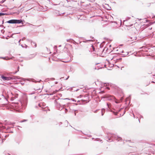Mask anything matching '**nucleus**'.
<instances>
[{
    "mask_svg": "<svg viewBox=\"0 0 155 155\" xmlns=\"http://www.w3.org/2000/svg\"><path fill=\"white\" fill-rule=\"evenodd\" d=\"M102 98H106L107 100L108 101L112 100L115 99V97L114 96L109 95L107 94L101 97Z\"/></svg>",
    "mask_w": 155,
    "mask_h": 155,
    "instance_id": "1",
    "label": "nucleus"
},
{
    "mask_svg": "<svg viewBox=\"0 0 155 155\" xmlns=\"http://www.w3.org/2000/svg\"><path fill=\"white\" fill-rule=\"evenodd\" d=\"M2 79L4 81H9L11 80L12 79V78L11 77H6L4 76H1Z\"/></svg>",
    "mask_w": 155,
    "mask_h": 155,
    "instance_id": "2",
    "label": "nucleus"
},
{
    "mask_svg": "<svg viewBox=\"0 0 155 155\" xmlns=\"http://www.w3.org/2000/svg\"><path fill=\"white\" fill-rule=\"evenodd\" d=\"M27 100L26 99L24 100H23L21 102V106H23L24 107V108H25L26 107V106L27 105Z\"/></svg>",
    "mask_w": 155,
    "mask_h": 155,
    "instance_id": "3",
    "label": "nucleus"
},
{
    "mask_svg": "<svg viewBox=\"0 0 155 155\" xmlns=\"http://www.w3.org/2000/svg\"><path fill=\"white\" fill-rule=\"evenodd\" d=\"M112 137L114 138V139L117 140L118 141H119L120 140H122V138L121 137H119L116 135L112 136Z\"/></svg>",
    "mask_w": 155,
    "mask_h": 155,
    "instance_id": "4",
    "label": "nucleus"
},
{
    "mask_svg": "<svg viewBox=\"0 0 155 155\" xmlns=\"http://www.w3.org/2000/svg\"><path fill=\"white\" fill-rule=\"evenodd\" d=\"M20 23H22V24H23V23L22 22V20L15 19V24Z\"/></svg>",
    "mask_w": 155,
    "mask_h": 155,
    "instance_id": "5",
    "label": "nucleus"
},
{
    "mask_svg": "<svg viewBox=\"0 0 155 155\" xmlns=\"http://www.w3.org/2000/svg\"><path fill=\"white\" fill-rule=\"evenodd\" d=\"M6 22L10 24H15V19L9 20L7 21Z\"/></svg>",
    "mask_w": 155,
    "mask_h": 155,
    "instance_id": "6",
    "label": "nucleus"
},
{
    "mask_svg": "<svg viewBox=\"0 0 155 155\" xmlns=\"http://www.w3.org/2000/svg\"><path fill=\"white\" fill-rule=\"evenodd\" d=\"M0 58L3 59L4 60H9L10 59H12V58H8V57H0Z\"/></svg>",
    "mask_w": 155,
    "mask_h": 155,
    "instance_id": "7",
    "label": "nucleus"
},
{
    "mask_svg": "<svg viewBox=\"0 0 155 155\" xmlns=\"http://www.w3.org/2000/svg\"><path fill=\"white\" fill-rule=\"evenodd\" d=\"M32 45L34 47H36L37 46V44L35 42L32 41L31 42Z\"/></svg>",
    "mask_w": 155,
    "mask_h": 155,
    "instance_id": "8",
    "label": "nucleus"
},
{
    "mask_svg": "<svg viewBox=\"0 0 155 155\" xmlns=\"http://www.w3.org/2000/svg\"><path fill=\"white\" fill-rule=\"evenodd\" d=\"M55 13L57 14L58 15H61V14H64V13H60L59 11H56L55 12Z\"/></svg>",
    "mask_w": 155,
    "mask_h": 155,
    "instance_id": "9",
    "label": "nucleus"
},
{
    "mask_svg": "<svg viewBox=\"0 0 155 155\" xmlns=\"http://www.w3.org/2000/svg\"><path fill=\"white\" fill-rule=\"evenodd\" d=\"M117 51H119V52L118 53V54H120V53H124L123 50L120 51V48H119V50H117Z\"/></svg>",
    "mask_w": 155,
    "mask_h": 155,
    "instance_id": "10",
    "label": "nucleus"
},
{
    "mask_svg": "<svg viewBox=\"0 0 155 155\" xmlns=\"http://www.w3.org/2000/svg\"><path fill=\"white\" fill-rule=\"evenodd\" d=\"M68 122L67 120H65L64 121V124L65 126L66 127H67L68 126Z\"/></svg>",
    "mask_w": 155,
    "mask_h": 155,
    "instance_id": "11",
    "label": "nucleus"
},
{
    "mask_svg": "<svg viewBox=\"0 0 155 155\" xmlns=\"http://www.w3.org/2000/svg\"><path fill=\"white\" fill-rule=\"evenodd\" d=\"M63 100H69V99L68 98H66L64 99H59V102H62L63 101Z\"/></svg>",
    "mask_w": 155,
    "mask_h": 155,
    "instance_id": "12",
    "label": "nucleus"
},
{
    "mask_svg": "<svg viewBox=\"0 0 155 155\" xmlns=\"http://www.w3.org/2000/svg\"><path fill=\"white\" fill-rule=\"evenodd\" d=\"M128 52H126L125 54H122V55L123 56H122L124 57L128 55Z\"/></svg>",
    "mask_w": 155,
    "mask_h": 155,
    "instance_id": "13",
    "label": "nucleus"
},
{
    "mask_svg": "<svg viewBox=\"0 0 155 155\" xmlns=\"http://www.w3.org/2000/svg\"><path fill=\"white\" fill-rule=\"evenodd\" d=\"M122 60L121 58H119V59H116L115 60L116 62H118L119 61H120ZM115 61V60H114Z\"/></svg>",
    "mask_w": 155,
    "mask_h": 155,
    "instance_id": "14",
    "label": "nucleus"
},
{
    "mask_svg": "<svg viewBox=\"0 0 155 155\" xmlns=\"http://www.w3.org/2000/svg\"><path fill=\"white\" fill-rule=\"evenodd\" d=\"M105 109H102L101 110V115L102 116H103L104 114V113H103V112L105 111Z\"/></svg>",
    "mask_w": 155,
    "mask_h": 155,
    "instance_id": "15",
    "label": "nucleus"
},
{
    "mask_svg": "<svg viewBox=\"0 0 155 155\" xmlns=\"http://www.w3.org/2000/svg\"><path fill=\"white\" fill-rule=\"evenodd\" d=\"M107 105L108 107L109 108H110L111 107V104L110 103H107Z\"/></svg>",
    "mask_w": 155,
    "mask_h": 155,
    "instance_id": "16",
    "label": "nucleus"
},
{
    "mask_svg": "<svg viewBox=\"0 0 155 155\" xmlns=\"http://www.w3.org/2000/svg\"><path fill=\"white\" fill-rule=\"evenodd\" d=\"M111 111L115 115H117L118 113V112H115L114 111Z\"/></svg>",
    "mask_w": 155,
    "mask_h": 155,
    "instance_id": "17",
    "label": "nucleus"
},
{
    "mask_svg": "<svg viewBox=\"0 0 155 155\" xmlns=\"http://www.w3.org/2000/svg\"><path fill=\"white\" fill-rule=\"evenodd\" d=\"M137 39V37H131V39H132V40H136Z\"/></svg>",
    "mask_w": 155,
    "mask_h": 155,
    "instance_id": "18",
    "label": "nucleus"
},
{
    "mask_svg": "<svg viewBox=\"0 0 155 155\" xmlns=\"http://www.w3.org/2000/svg\"><path fill=\"white\" fill-rule=\"evenodd\" d=\"M5 13L0 12V16H2L5 15Z\"/></svg>",
    "mask_w": 155,
    "mask_h": 155,
    "instance_id": "19",
    "label": "nucleus"
},
{
    "mask_svg": "<svg viewBox=\"0 0 155 155\" xmlns=\"http://www.w3.org/2000/svg\"><path fill=\"white\" fill-rule=\"evenodd\" d=\"M23 80L25 81V80H27L28 81H30V80H31V79H23Z\"/></svg>",
    "mask_w": 155,
    "mask_h": 155,
    "instance_id": "20",
    "label": "nucleus"
},
{
    "mask_svg": "<svg viewBox=\"0 0 155 155\" xmlns=\"http://www.w3.org/2000/svg\"><path fill=\"white\" fill-rule=\"evenodd\" d=\"M63 108H64V107H59V110H61L63 109Z\"/></svg>",
    "mask_w": 155,
    "mask_h": 155,
    "instance_id": "21",
    "label": "nucleus"
},
{
    "mask_svg": "<svg viewBox=\"0 0 155 155\" xmlns=\"http://www.w3.org/2000/svg\"><path fill=\"white\" fill-rule=\"evenodd\" d=\"M130 96L129 97L127 98L126 99V101H127L128 100L130 99Z\"/></svg>",
    "mask_w": 155,
    "mask_h": 155,
    "instance_id": "22",
    "label": "nucleus"
},
{
    "mask_svg": "<svg viewBox=\"0 0 155 155\" xmlns=\"http://www.w3.org/2000/svg\"><path fill=\"white\" fill-rule=\"evenodd\" d=\"M108 141H113V139H111V138H108Z\"/></svg>",
    "mask_w": 155,
    "mask_h": 155,
    "instance_id": "23",
    "label": "nucleus"
},
{
    "mask_svg": "<svg viewBox=\"0 0 155 155\" xmlns=\"http://www.w3.org/2000/svg\"><path fill=\"white\" fill-rule=\"evenodd\" d=\"M27 120H22L20 122H25V121H27Z\"/></svg>",
    "mask_w": 155,
    "mask_h": 155,
    "instance_id": "24",
    "label": "nucleus"
},
{
    "mask_svg": "<svg viewBox=\"0 0 155 155\" xmlns=\"http://www.w3.org/2000/svg\"><path fill=\"white\" fill-rule=\"evenodd\" d=\"M64 111H65V113H66L68 111V110L66 108H65V110H64Z\"/></svg>",
    "mask_w": 155,
    "mask_h": 155,
    "instance_id": "25",
    "label": "nucleus"
},
{
    "mask_svg": "<svg viewBox=\"0 0 155 155\" xmlns=\"http://www.w3.org/2000/svg\"><path fill=\"white\" fill-rule=\"evenodd\" d=\"M31 81L32 82H35V83H36L37 82V81H36L34 79H32V80Z\"/></svg>",
    "mask_w": 155,
    "mask_h": 155,
    "instance_id": "26",
    "label": "nucleus"
},
{
    "mask_svg": "<svg viewBox=\"0 0 155 155\" xmlns=\"http://www.w3.org/2000/svg\"><path fill=\"white\" fill-rule=\"evenodd\" d=\"M114 66V64H110L109 65V66L111 67H113V66Z\"/></svg>",
    "mask_w": 155,
    "mask_h": 155,
    "instance_id": "27",
    "label": "nucleus"
},
{
    "mask_svg": "<svg viewBox=\"0 0 155 155\" xmlns=\"http://www.w3.org/2000/svg\"><path fill=\"white\" fill-rule=\"evenodd\" d=\"M5 1V0H2L0 2L1 3H2L4 2Z\"/></svg>",
    "mask_w": 155,
    "mask_h": 155,
    "instance_id": "28",
    "label": "nucleus"
},
{
    "mask_svg": "<svg viewBox=\"0 0 155 155\" xmlns=\"http://www.w3.org/2000/svg\"><path fill=\"white\" fill-rule=\"evenodd\" d=\"M91 41V40H87V41H84V42H86L87 41Z\"/></svg>",
    "mask_w": 155,
    "mask_h": 155,
    "instance_id": "29",
    "label": "nucleus"
},
{
    "mask_svg": "<svg viewBox=\"0 0 155 155\" xmlns=\"http://www.w3.org/2000/svg\"><path fill=\"white\" fill-rule=\"evenodd\" d=\"M129 108H128V107H126L125 108V110H128V109H129Z\"/></svg>",
    "mask_w": 155,
    "mask_h": 155,
    "instance_id": "30",
    "label": "nucleus"
},
{
    "mask_svg": "<svg viewBox=\"0 0 155 155\" xmlns=\"http://www.w3.org/2000/svg\"><path fill=\"white\" fill-rule=\"evenodd\" d=\"M115 102L117 104H118L119 102H118L117 101H115Z\"/></svg>",
    "mask_w": 155,
    "mask_h": 155,
    "instance_id": "31",
    "label": "nucleus"
},
{
    "mask_svg": "<svg viewBox=\"0 0 155 155\" xmlns=\"http://www.w3.org/2000/svg\"><path fill=\"white\" fill-rule=\"evenodd\" d=\"M25 37H23L22 38V40L23 41V40H24L25 39Z\"/></svg>",
    "mask_w": 155,
    "mask_h": 155,
    "instance_id": "32",
    "label": "nucleus"
},
{
    "mask_svg": "<svg viewBox=\"0 0 155 155\" xmlns=\"http://www.w3.org/2000/svg\"><path fill=\"white\" fill-rule=\"evenodd\" d=\"M95 69H97V70H98L99 69V68H97L96 67H95Z\"/></svg>",
    "mask_w": 155,
    "mask_h": 155,
    "instance_id": "33",
    "label": "nucleus"
},
{
    "mask_svg": "<svg viewBox=\"0 0 155 155\" xmlns=\"http://www.w3.org/2000/svg\"><path fill=\"white\" fill-rule=\"evenodd\" d=\"M2 96L5 99H6V100H7L6 98H5V97L3 95V94H2Z\"/></svg>",
    "mask_w": 155,
    "mask_h": 155,
    "instance_id": "34",
    "label": "nucleus"
},
{
    "mask_svg": "<svg viewBox=\"0 0 155 155\" xmlns=\"http://www.w3.org/2000/svg\"><path fill=\"white\" fill-rule=\"evenodd\" d=\"M100 93H104V91H101Z\"/></svg>",
    "mask_w": 155,
    "mask_h": 155,
    "instance_id": "35",
    "label": "nucleus"
},
{
    "mask_svg": "<svg viewBox=\"0 0 155 155\" xmlns=\"http://www.w3.org/2000/svg\"><path fill=\"white\" fill-rule=\"evenodd\" d=\"M21 46L22 48H24V46L23 45H21Z\"/></svg>",
    "mask_w": 155,
    "mask_h": 155,
    "instance_id": "36",
    "label": "nucleus"
},
{
    "mask_svg": "<svg viewBox=\"0 0 155 155\" xmlns=\"http://www.w3.org/2000/svg\"><path fill=\"white\" fill-rule=\"evenodd\" d=\"M97 110H96L94 111V113H96L97 112Z\"/></svg>",
    "mask_w": 155,
    "mask_h": 155,
    "instance_id": "37",
    "label": "nucleus"
},
{
    "mask_svg": "<svg viewBox=\"0 0 155 155\" xmlns=\"http://www.w3.org/2000/svg\"><path fill=\"white\" fill-rule=\"evenodd\" d=\"M10 128H11V127H7V130H8V129H9Z\"/></svg>",
    "mask_w": 155,
    "mask_h": 155,
    "instance_id": "38",
    "label": "nucleus"
},
{
    "mask_svg": "<svg viewBox=\"0 0 155 155\" xmlns=\"http://www.w3.org/2000/svg\"><path fill=\"white\" fill-rule=\"evenodd\" d=\"M143 118V117L142 116H140V119L141 118Z\"/></svg>",
    "mask_w": 155,
    "mask_h": 155,
    "instance_id": "39",
    "label": "nucleus"
},
{
    "mask_svg": "<svg viewBox=\"0 0 155 155\" xmlns=\"http://www.w3.org/2000/svg\"><path fill=\"white\" fill-rule=\"evenodd\" d=\"M34 92H33V93H31L30 94H34Z\"/></svg>",
    "mask_w": 155,
    "mask_h": 155,
    "instance_id": "40",
    "label": "nucleus"
},
{
    "mask_svg": "<svg viewBox=\"0 0 155 155\" xmlns=\"http://www.w3.org/2000/svg\"><path fill=\"white\" fill-rule=\"evenodd\" d=\"M123 98L122 97H121L120 99V101H122V100H123Z\"/></svg>",
    "mask_w": 155,
    "mask_h": 155,
    "instance_id": "41",
    "label": "nucleus"
},
{
    "mask_svg": "<svg viewBox=\"0 0 155 155\" xmlns=\"http://www.w3.org/2000/svg\"><path fill=\"white\" fill-rule=\"evenodd\" d=\"M105 49H106V50H107V48H106V47H105V48H104V50Z\"/></svg>",
    "mask_w": 155,
    "mask_h": 155,
    "instance_id": "42",
    "label": "nucleus"
},
{
    "mask_svg": "<svg viewBox=\"0 0 155 155\" xmlns=\"http://www.w3.org/2000/svg\"><path fill=\"white\" fill-rule=\"evenodd\" d=\"M69 76H68L67 78L65 80H67L69 78Z\"/></svg>",
    "mask_w": 155,
    "mask_h": 155,
    "instance_id": "43",
    "label": "nucleus"
},
{
    "mask_svg": "<svg viewBox=\"0 0 155 155\" xmlns=\"http://www.w3.org/2000/svg\"><path fill=\"white\" fill-rule=\"evenodd\" d=\"M122 108H121L120 110H119V111H118V112H119L120 111V110H122Z\"/></svg>",
    "mask_w": 155,
    "mask_h": 155,
    "instance_id": "44",
    "label": "nucleus"
},
{
    "mask_svg": "<svg viewBox=\"0 0 155 155\" xmlns=\"http://www.w3.org/2000/svg\"><path fill=\"white\" fill-rule=\"evenodd\" d=\"M38 106H39L40 107H41V104H38Z\"/></svg>",
    "mask_w": 155,
    "mask_h": 155,
    "instance_id": "45",
    "label": "nucleus"
},
{
    "mask_svg": "<svg viewBox=\"0 0 155 155\" xmlns=\"http://www.w3.org/2000/svg\"><path fill=\"white\" fill-rule=\"evenodd\" d=\"M17 97H18V95H16V96H15V98H17Z\"/></svg>",
    "mask_w": 155,
    "mask_h": 155,
    "instance_id": "46",
    "label": "nucleus"
},
{
    "mask_svg": "<svg viewBox=\"0 0 155 155\" xmlns=\"http://www.w3.org/2000/svg\"><path fill=\"white\" fill-rule=\"evenodd\" d=\"M21 39H20V40H19V41H18V42H19V43H20V41H21Z\"/></svg>",
    "mask_w": 155,
    "mask_h": 155,
    "instance_id": "47",
    "label": "nucleus"
},
{
    "mask_svg": "<svg viewBox=\"0 0 155 155\" xmlns=\"http://www.w3.org/2000/svg\"><path fill=\"white\" fill-rule=\"evenodd\" d=\"M81 101H86V100H81Z\"/></svg>",
    "mask_w": 155,
    "mask_h": 155,
    "instance_id": "48",
    "label": "nucleus"
},
{
    "mask_svg": "<svg viewBox=\"0 0 155 155\" xmlns=\"http://www.w3.org/2000/svg\"><path fill=\"white\" fill-rule=\"evenodd\" d=\"M133 116H134V118H135V116H134V113H133Z\"/></svg>",
    "mask_w": 155,
    "mask_h": 155,
    "instance_id": "49",
    "label": "nucleus"
},
{
    "mask_svg": "<svg viewBox=\"0 0 155 155\" xmlns=\"http://www.w3.org/2000/svg\"><path fill=\"white\" fill-rule=\"evenodd\" d=\"M18 71H19V67H18Z\"/></svg>",
    "mask_w": 155,
    "mask_h": 155,
    "instance_id": "50",
    "label": "nucleus"
},
{
    "mask_svg": "<svg viewBox=\"0 0 155 155\" xmlns=\"http://www.w3.org/2000/svg\"><path fill=\"white\" fill-rule=\"evenodd\" d=\"M125 110L124 111V114H123V115L125 113Z\"/></svg>",
    "mask_w": 155,
    "mask_h": 155,
    "instance_id": "51",
    "label": "nucleus"
},
{
    "mask_svg": "<svg viewBox=\"0 0 155 155\" xmlns=\"http://www.w3.org/2000/svg\"><path fill=\"white\" fill-rule=\"evenodd\" d=\"M79 96L81 97L82 96V95H80Z\"/></svg>",
    "mask_w": 155,
    "mask_h": 155,
    "instance_id": "52",
    "label": "nucleus"
},
{
    "mask_svg": "<svg viewBox=\"0 0 155 155\" xmlns=\"http://www.w3.org/2000/svg\"><path fill=\"white\" fill-rule=\"evenodd\" d=\"M24 45L26 46V47H27V46L25 44Z\"/></svg>",
    "mask_w": 155,
    "mask_h": 155,
    "instance_id": "53",
    "label": "nucleus"
},
{
    "mask_svg": "<svg viewBox=\"0 0 155 155\" xmlns=\"http://www.w3.org/2000/svg\"><path fill=\"white\" fill-rule=\"evenodd\" d=\"M106 88H107V89H109V87H106Z\"/></svg>",
    "mask_w": 155,
    "mask_h": 155,
    "instance_id": "54",
    "label": "nucleus"
},
{
    "mask_svg": "<svg viewBox=\"0 0 155 155\" xmlns=\"http://www.w3.org/2000/svg\"><path fill=\"white\" fill-rule=\"evenodd\" d=\"M73 101H74V99H73V100H72Z\"/></svg>",
    "mask_w": 155,
    "mask_h": 155,
    "instance_id": "55",
    "label": "nucleus"
},
{
    "mask_svg": "<svg viewBox=\"0 0 155 155\" xmlns=\"http://www.w3.org/2000/svg\"><path fill=\"white\" fill-rule=\"evenodd\" d=\"M2 26H3V25H0V27H2Z\"/></svg>",
    "mask_w": 155,
    "mask_h": 155,
    "instance_id": "56",
    "label": "nucleus"
},
{
    "mask_svg": "<svg viewBox=\"0 0 155 155\" xmlns=\"http://www.w3.org/2000/svg\"><path fill=\"white\" fill-rule=\"evenodd\" d=\"M90 38H93V37H90Z\"/></svg>",
    "mask_w": 155,
    "mask_h": 155,
    "instance_id": "57",
    "label": "nucleus"
},
{
    "mask_svg": "<svg viewBox=\"0 0 155 155\" xmlns=\"http://www.w3.org/2000/svg\"><path fill=\"white\" fill-rule=\"evenodd\" d=\"M3 23H4V20H3L2 21V24H3Z\"/></svg>",
    "mask_w": 155,
    "mask_h": 155,
    "instance_id": "58",
    "label": "nucleus"
},
{
    "mask_svg": "<svg viewBox=\"0 0 155 155\" xmlns=\"http://www.w3.org/2000/svg\"><path fill=\"white\" fill-rule=\"evenodd\" d=\"M85 96H87H87H88V94H86V95H85Z\"/></svg>",
    "mask_w": 155,
    "mask_h": 155,
    "instance_id": "59",
    "label": "nucleus"
},
{
    "mask_svg": "<svg viewBox=\"0 0 155 155\" xmlns=\"http://www.w3.org/2000/svg\"><path fill=\"white\" fill-rule=\"evenodd\" d=\"M60 123L61 124H62V122H60Z\"/></svg>",
    "mask_w": 155,
    "mask_h": 155,
    "instance_id": "60",
    "label": "nucleus"
},
{
    "mask_svg": "<svg viewBox=\"0 0 155 155\" xmlns=\"http://www.w3.org/2000/svg\"><path fill=\"white\" fill-rule=\"evenodd\" d=\"M11 132V133H13V132H12V131H11V132Z\"/></svg>",
    "mask_w": 155,
    "mask_h": 155,
    "instance_id": "61",
    "label": "nucleus"
},
{
    "mask_svg": "<svg viewBox=\"0 0 155 155\" xmlns=\"http://www.w3.org/2000/svg\"><path fill=\"white\" fill-rule=\"evenodd\" d=\"M74 114H75V115H76V113H74Z\"/></svg>",
    "mask_w": 155,
    "mask_h": 155,
    "instance_id": "62",
    "label": "nucleus"
},
{
    "mask_svg": "<svg viewBox=\"0 0 155 155\" xmlns=\"http://www.w3.org/2000/svg\"><path fill=\"white\" fill-rule=\"evenodd\" d=\"M66 1H67V2H68V0H66Z\"/></svg>",
    "mask_w": 155,
    "mask_h": 155,
    "instance_id": "63",
    "label": "nucleus"
},
{
    "mask_svg": "<svg viewBox=\"0 0 155 155\" xmlns=\"http://www.w3.org/2000/svg\"><path fill=\"white\" fill-rule=\"evenodd\" d=\"M109 46H110V47L111 46V45H109Z\"/></svg>",
    "mask_w": 155,
    "mask_h": 155,
    "instance_id": "64",
    "label": "nucleus"
}]
</instances>
